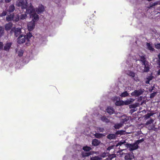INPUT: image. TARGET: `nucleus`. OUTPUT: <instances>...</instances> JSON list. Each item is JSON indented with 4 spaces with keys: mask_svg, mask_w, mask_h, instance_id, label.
Listing matches in <instances>:
<instances>
[{
    "mask_svg": "<svg viewBox=\"0 0 160 160\" xmlns=\"http://www.w3.org/2000/svg\"><path fill=\"white\" fill-rule=\"evenodd\" d=\"M157 4H158V3H157V2L154 3L153 4V6H155V5H156Z\"/></svg>",
    "mask_w": 160,
    "mask_h": 160,
    "instance_id": "8fccbe9b",
    "label": "nucleus"
},
{
    "mask_svg": "<svg viewBox=\"0 0 160 160\" xmlns=\"http://www.w3.org/2000/svg\"><path fill=\"white\" fill-rule=\"evenodd\" d=\"M100 142V141H92V144L94 146H98Z\"/></svg>",
    "mask_w": 160,
    "mask_h": 160,
    "instance_id": "bb28decb",
    "label": "nucleus"
},
{
    "mask_svg": "<svg viewBox=\"0 0 160 160\" xmlns=\"http://www.w3.org/2000/svg\"><path fill=\"white\" fill-rule=\"evenodd\" d=\"M119 100V98L117 97H114L113 98V100L114 101H118Z\"/></svg>",
    "mask_w": 160,
    "mask_h": 160,
    "instance_id": "ea45409f",
    "label": "nucleus"
},
{
    "mask_svg": "<svg viewBox=\"0 0 160 160\" xmlns=\"http://www.w3.org/2000/svg\"><path fill=\"white\" fill-rule=\"evenodd\" d=\"M82 149L84 151L89 152L92 149V148L88 146H84L83 147Z\"/></svg>",
    "mask_w": 160,
    "mask_h": 160,
    "instance_id": "4be33fe9",
    "label": "nucleus"
},
{
    "mask_svg": "<svg viewBox=\"0 0 160 160\" xmlns=\"http://www.w3.org/2000/svg\"><path fill=\"white\" fill-rule=\"evenodd\" d=\"M101 118V120L103 122H108L109 121V120L105 116H102Z\"/></svg>",
    "mask_w": 160,
    "mask_h": 160,
    "instance_id": "393cba45",
    "label": "nucleus"
},
{
    "mask_svg": "<svg viewBox=\"0 0 160 160\" xmlns=\"http://www.w3.org/2000/svg\"><path fill=\"white\" fill-rule=\"evenodd\" d=\"M104 131V129L102 128H97V131L100 132H103Z\"/></svg>",
    "mask_w": 160,
    "mask_h": 160,
    "instance_id": "c9c22d12",
    "label": "nucleus"
},
{
    "mask_svg": "<svg viewBox=\"0 0 160 160\" xmlns=\"http://www.w3.org/2000/svg\"><path fill=\"white\" fill-rule=\"evenodd\" d=\"M13 22H17L20 19V16L18 14H17L14 15L13 14Z\"/></svg>",
    "mask_w": 160,
    "mask_h": 160,
    "instance_id": "dca6fc26",
    "label": "nucleus"
},
{
    "mask_svg": "<svg viewBox=\"0 0 160 160\" xmlns=\"http://www.w3.org/2000/svg\"><path fill=\"white\" fill-rule=\"evenodd\" d=\"M12 44V43L11 42H8L5 43L3 46L4 50L7 52H9Z\"/></svg>",
    "mask_w": 160,
    "mask_h": 160,
    "instance_id": "0eeeda50",
    "label": "nucleus"
},
{
    "mask_svg": "<svg viewBox=\"0 0 160 160\" xmlns=\"http://www.w3.org/2000/svg\"><path fill=\"white\" fill-rule=\"evenodd\" d=\"M13 31H14L15 36L16 37H17L21 32V29L20 28H17L16 29L13 28L11 31V33H12Z\"/></svg>",
    "mask_w": 160,
    "mask_h": 160,
    "instance_id": "423d86ee",
    "label": "nucleus"
},
{
    "mask_svg": "<svg viewBox=\"0 0 160 160\" xmlns=\"http://www.w3.org/2000/svg\"><path fill=\"white\" fill-rule=\"evenodd\" d=\"M32 37L31 35H20L17 39V42L19 44H22L25 42L26 41L28 42L30 38Z\"/></svg>",
    "mask_w": 160,
    "mask_h": 160,
    "instance_id": "7ed1b4c3",
    "label": "nucleus"
},
{
    "mask_svg": "<svg viewBox=\"0 0 160 160\" xmlns=\"http://www.w3.org/2000/svg\"><path fill=\"white\" fill-rule=\"evenodd\" d=\"M13 13L10 14L9 15H7L6 18V20L8 22L13 21Z\"/></svg>",
    "mask_w": 160,
    "mask_h": 160,
    "instance_id": "2eb2a0df",
    "label": "nucleus"
},
{
    "mask_svg": "<svg viewBox=\"0 0 160 160\" xmlns=\"http://www.w3.org/2000/svg\"><path fill=\"white\" fill-rule=\"evenodd\" d=\"M156 62L157 63V64L160 67V59H158V60H157Z\"/></svg>",
    "mask_w": 160,
    "mask_h": 160,
    "instance_id": "37998d69",
    "label": "nucleus"
},
{
    "mask_svg": "<svg viewBox=\"0 0 160 160\" xmlns=\"http://www.w3.org/2000/svg\"><path fill=\"white\" fill-rule=\"evenodd\" d=\"M140 56V61L142 62V63L147 61L145 60V58L144 55H142L141 56Z\"/></svg>",
    "mask_w": 160,
    "mask_h": 160,
    "instance_id": "cd10ccee",
    "label": "nucleus"
},
{
    "mask_svg": "<svg viewBox=\"0 0 160 160\" xmlns=\"http://www.w3.org/2000/svg\"><path fill=\"white\" fill-rule=\"evenodd\" d=\"M153 115V114L152 113H148L147 114L145 115L144 117L145 119H147L149 118L150 117Z\"/></svg>",
    "mask_w": 160,
    "mask_h": 160,
    "instance_id": "2f4dec72",
    "label": "nucleus"
},
{
    "mask_svg": "<svg viewBox=\"0 0 160 160\" xmlns=\"http://www.w3.org/2000/svg\"><path fill=\"white\" fill-rule=\"evenodd\" d=\"M90 160H100V158L98 156H95L91 157Z\"/></svg>",
    "mask_w": 160,
    "mask_h": 160,
    "instance_id": "473e14b6",
    "label": "nucleus"
},
{
    "mask_svg": "<svg viewBox=\"0 0 160 160\" xmlns=\"http://www.w3.org/2000/svg\"><path fill=\"white\" fill-rule=\"evenodd\" d=\"M135 99L133 98H129L127 99L126 101H124V104L125 105H128L134 101Z\"/></svg>",
    "mask_w": 160,
    "mask_h": 160,
    "instance_id": "4468645a",
    "label": "nucleus"
},
{
    "mask_svg": "<svg viewBox=\"0 0 160 160\" xmlns=\"http://www.w3.org/2000/svg\"><path fill=\"white\" fill-rule=\"evenodd\" d=\"M92 154L91 152H86L84 151H82L81 152V156L82 158H85V157H88L90 155H92Z\"/></svg>",
    "mask_w": 160,
    "mask_h": 160,
    "instance_id": "9b49d317",
    "label": "nucleus"
},
{
    "mask_svg": "<svg viewBox=\"0 0 160 160\" xmlns=\"http://www.w3.org/2000/svg\"><path fill=\"white\" fill-rule=\"evenodd\" d=\"M123 149H121V151H122V150H123Z\"/></svg>",
    "mask_w": 160,
    "mask_h": 160,
    "instance_id": "603ef678",
    "label": "nucleus"
},
{
    "mask_svg": "<svg viewBox=\"0 0 160 160\" xmlns=\"http://www.w3.org/2000/svg\"><path fill=\"white\" fill-rule=\"evenodd\" d=\"M127 74L132 77H134L135 75V74L131 71H128L127 72Z\"/></svg>",
    "mask_w": 160,
    "mask_h": 160,
    "instance_id": "7c9ffc66",
    "label": "nucleus"
},
{
    "mask_svg": "<svg viewBox=\"0 0 160 160\" xmlns=\"http://www.w3.org/2000/svg\"><path fill=\"white\" fill-rule=\"evenodd\" d=\"M44 10V8L43 6L41 5H39L37 8L36 12L38 14L40 13L43 12Z\"/></svg>",
    "mask_w": 160,
    "mask_h": 160,
    "instance_id": "9d476101",
    "label": "nucleus"
},
{
    "mask_svg": "<svg viewBox=\"0 0 160 160\" xmlns=\"http://www.w3.org/2000/svg\"><path fill=\"white\" fill-rule=\"evenodd\" d=\"M93 140H97V139H94Z\"/></svg>",
    "mask_w": 160,
    "mask_h": 160,
    "instance_id": "864d4df0",
    "label": "nucleus"
},
{
    "mask_svg": "<svg viewBox=\"0 0 160 160\" xmlns=\"http://www.w3.org/2000/svg\"><path fill=\"white\" fill-rule=\"evenodd\" d=\"M137 106V105L135 104H132L129 106V108H134V109Z\"/></svg>",
    "mask_w": 160,
    "mask_h": 160,
    "instance_id": "58836bf2",
    "label": "nucleus"
},
{
    "mask_svg": "<svg viewBox=\"0 0 160 160\" xmlns=\"http://www.w3.org/2000/svg\"><path fill=\"white\" fill-rule=\"evenodd\" d=\"M7 13V12L6 11H3L2 12L1 14V16L2 17L5 16L6 15Z\"/></svg>",
    "mask_w": 160,
    "mask_h": 160,
    "instance_id": "a19ab883",
    "label": "nucleus"
},
{
    "mask_svg": "<svg viewBox=\"0 0 160 160\" xmlns=\"http://www.w3.org/2000/svg\"><path fill=\"white\" fill-rule=\"evenodd\" d=\"M122 126V124L121 123L115 124L114 127L116 129H119Z\"/></svg>",
    "mask_w": 160,
    "mask_h": 160,
    "instance_id": "c85d7f7f",
    "label": "nucleus"
},
{
    "mask_svg": "<svg viewBox=\"0 0 160 160\" xmlns=\"http://www.w3.org/2000/svg\"><path fill=\"white\" fill-rule=\"evenodd\" d=\"M11 0H5V1L6 2L8 3L10 2Z\"/></svg>",
    "mask_w": 160,
    "mask_h": 160,
    "instance_id": "de8ad7c7",
    "label": "nucleus"
},
{
    "mask_svg": "<svg viewBox=\"0 0 160 160\" xmlns=\"http://www.w3.org/2000/svg\"><path fill=\"white\" fill-rule=\"evenodd\" d=\"M116 135L115 134H109L107 136V138L109 139H116Z\"/></svg>",
    "mask_w": 160,
    "mask_h": 160,
    "instance_id": "6ab92c4d",
    "label": "nucleus"
},
{
    "mask_svg": "<svg viewBox=\"0 0 160 160\" xmlns=\"http://www.w3.org/2000/svg\"><path fill=\"white\" fill-rule=\"evenodd\" d=\"M27 15L26 14H21L20 17V19L21 20H24L26 18Z\"/></svg>",
    "mask_w": 160,
    "mask_h": 160,
    "instance_id": "c756f323",
    "label": "nucleus"
},
{
    "mask_svg": "<svg viewBox=\"0 0 160 160\" xmlns=\"http://www.w3.org/2000/svg\"><path fill=\"white\" fill-rule=\"evenodd\" d=\"M115 104L116 106H121L123 105L124 101L122 100H118L115 103Z\"/></svg>",
    "mask_w": 160,
    "mask_h": 160,
    "instance_id": "aec40b11",
    "label": "nucleus"
},
{
    "mask_svg": "<svg viewBox=\"0 0 160 160\" xmlns=\"http://www.w3.org/2000/svg\"><path fill=\"white\" fill-rule=\"evenodd\" d=\"M0 16H1V14H0Z\"/></svg>",
    "mask_w": 160,
    "mask_h": 160,
    "instance_id": "13d9d810",
    "label": "nucleus"
},
{
    "mask_svg": "<svg viewBox=\"0 0 160 160\" xmlns=\"http://www.w3.org/2000/svg\"><path fill=\"white\" fill-rule=\"evenodd\" d=\"M23 54V51L22 50L19 51L18 52V56L21 57L22 56Z\"/></svg>",
    "mask_w": 160,
    "mask_h": 160,
    "instance_id": "f704fd0d",
    "label": "nucleus"
},
{
    "mask_svg": "<svg viewBox=\"0 0 160 160\" xmlns=\"http://www.w3.org/2000/svg\"><path fill=\"white\" fill-rule=\"evenodd\" d=\"M153 122V120L152 119H150V120H148L147 122H146V125H148L149 124H150Z\"/></svg>",
    "mask_w": 160,
    "mask_h": 160,
    "instance_id": "72a5a7b5",
    "label": "nucleus"
},
{
    "mask_svg": "<svg viewBox=\"0 0 160 160\" xmlns=\"http://www.w3.org/2000/svg\"><path fill=\"white\" fill-rule=\"evenodd\" d=\"M156 94V92H154L151 93V95L150 96V98H152L154 97L155 96V95Z\"/></svg>",
    "mask_w": 160,
    "mask_h": 160,
    "instance_id": "79ce46f5",
    "label": "nucleus"
},
{
    "mask_svg": "<svg viewBox=\"0 0 160 160\" xmlns=\"http://www.w3.org/2000/svg\"><path fill=\"white\" fill-rule=\"evenodd\" d=\"M12 27V23L9 22L6 24L5 26V29L6 31L9 30Z\"/></svg>",
    "mask_w": 160,
    "mask_h": 160,
    "instance_id": "f8f14e48",
    "label": "nucleus"
},
{
    "mask_svg": "<svg viewBox=\"0 0 160 160\" xmlns=\"http://www.w3.org/2000/svg\"><path fill=\"white\" fill-rule=\"evenodd\" d=\"M135 157L133 152H129L125 154L124 158L125 160H132Z\"/></svg>",
    "mask_w": 160,
    "mask_h": 160,
    "instance_id": "39448f33",
    "label": "nucleus"
},
{
    "mask_svg": "<svg viewBox=\"0 0 160 160\" xmlns=\"http://www.w3.org/2000/svg\"><path fill=\"white\" fill-rule=\"evenodd\" d=\"M144 141H136V142L133 144L125 143V141H124L123 142H120L116 144V145H114L112 146H110L108 147V149L110 150L112 149L114 147H117L118 146L122 147L123 145L125 146L127 148H129L130 151H132L133 150H136L138 148V145L139 143L142 142Z\"/></svg>",
    "mask_w": 160,
    "mask_h": 160,
    "instance_id": "f03ea898",
    "label": "nucleus"
},
{
    "mask_svg": "<svg viewBox=\"0 0 160 160\" xmlns=\"http://www.w3.org/2000/svg\"><path fill=\"white\" fill-rule=\"evenodd\" d=\"M107 112L110 114H112L114 112V110L113 108L111 107H108L106 109Z\"/></svg>",
    "mask_w": 160,
    "mask_h": 160,
    "instance_id": "f3484780",
    "label": "nucleus"
},
{
    "mask_svg": "<svg viewBox=\"0 0 160 160\" xmlns=\"http://www.w3.org/2000/svg\"><path fill=\"white\" fill-rule=\"evenodd\" d=\"M3 44L2 42H0V51L3 49Z\"/></svg>",
    "mask_w": 160,
    "mask_h": 160,
    "instance_id": "e433bc0d",
    "label": "nucleus"
},
{
    "mask_svg": "<svg viewBox=\"0 0 160 160\" xmlns=\"http://www.w3.org/2000/svg\"><path fill=\"white\" fill-rule=\"evenodd\" d=\"M159 116H160V113H159Z\"/></svg>",
    "mask_w": 160,
    "mask_h": 160,
    "instance_id": "6e6d98bb",
    "label": "nucleus"
},
{
    "mask_svg": "<svg viewBox=\"0 0 160 160\" xmlns=\"http://www.w3.org/2000/svg\"><path fill=\"white\" fill-rule=\"evenodd\" d=\"M143 93V92L141 90H135L134 92H132L131 95L132 96H135L138 97L139 95L142 94Z\"/></svg>",
    "mask_w": 160,
    "mask_h": 160,
    "instance_id": "6e6552de",
    "label": "nucleus"
},
{
    "mask_svg": "<svg viewBox=\"0 0 160 160\" xmlns=\"http://www.w3.org/2000/svg\"><path fill=\"white\" fill-rule=\"evenodd\" d=\"M116 156L114 154H111L108 156V160H114V159L116 158Z\"/></svg>",
    "mask_w": 160,
    "mask_h": 160,
    "instance_id": "b1692460",
    "label": "nucleus"
},
{
    "mask_svg": "<svg viewBox=\"0 0 160 160\" xmlns=\"http://www.w3.org/2000/svg\"><path fill=\"white\" fill-rule=\"evenodd\" d=\"M136 110H135V108H134L132 109L131 110V112H135V111H136Z\"/></svg>",
    "mask_w": 160,
    "mask_h": 160,
    "instance_id": "49530a36",
    "label": "nucleus"
},
{
    "mask_svg": "<svg viewBox=\"0 0 160 160\" xmlns=\"http://www.w3.org/2000/svg\"><path fill=\"white\" fill-rule=\"evenodd\" d=\"M158 59H160V53L158 55Z\"/></svg>",
    "mask_w": 160,
    "mask_h": 160,
    "instance_id": "09e8293b",
    "label": "nucleus"
},
{
    "mask_svg": "<svg viewBox=\"0 0 160 160\" xmlns=\"http://www.w3.org/2000/svg\"><path fill=\"white\" fill-rule=\"evenodd\" d=\"M94 134L95 137L98 138H101L104 137L105 136L104 134L99 133H96Z\"/></svg>",
    "mask_w": 160,
    "mask_h": 160,
    "instance_id": "a211bd4d",
    "label": "nucleus"
},
{
    "mask_svg": "<svg viewBox=\"0 0 160 160\" xmlns=\"http://www.w3.org/2000/svg\"><path fill=\"white\" fill-rule=\"evenodd\" d=\"M147 46L148 48L150 51H153L154 50V48L152 47V46L149 43H147Z\"/></svg>",
    "mask_w": 160,
    "mask_h": 160,
    "instance_id": "412c9836",
    "label": "nucleus"
},
{
    "mask_svg": "<svg viewBox=\"0 0 160 160\" xmlns=\"http://www.w3.org/2000/svg\"><path fill=\"white\" fill-rule=\"evenodd\" d=\"M142 65L144 66V69L143 72H148L149 70V67L148 62L147 61L142 63Z\"/></svg>",
    "mask_w": 160,
    "mask_h": 160,
    "instance_id": "1a4fd4ad",
    "label": "nucleus"
},
{
    "mask_svg": "<svg viewBox=\"0 0 160 160\" xmlns=\"http://www.w3.org/2000/svg\"><path fill=\"white\" fill-rule=\"evenodd\" d=\"M30 5H28L26 1L25 2H24L23 0H19L17 1L16 5L18 7H21L22 9L26 8V10L27 9L29 8L30 9V7L32 6L33 9H34L31 5L30 4ZM27 10H26V12Z\"/></svg>",
    "mask_w": 160,
    "mask_h": 160,
    "instance_id": "20e7f679",
    "label": "nucleus"
},
{
    "mask_svg": "<svg viewBox=\"0 0 160 160\" xmlns=\"http://www.w3.org/2000/svg\"><path fill=\"white\" fill-rule=\"evenodd\" d=\"M129 94L127 91H125L122 93L120 95L121 97H125L128 96Z\"/></svg>",
    "mask_w": 160,
    "mask_h": 160,
    "instance_id": "5701e85b",
    "label": "nucleus"
},
{
    "mask_svg": "<svg viewBox=\"0 0 160 160\" xmlns=\"http://www.w3.org/2000/svg\"><path fill=\"white\" fill-rule=\"evenodd\" d=\"M29 8L27 9L26 13L29 14L30 18H31L32 21L29 22L28 24V30L32 31L34 28L35 25L34 22L37 21L39 19L38 16L35 13L36 11L34 9H33L32 6Z\"/></svg>",
    "mask_w": 160,
    "mask_h": 160,
    "instance_id": "f257e3e1",
    "label": "nucleus"
},
{
    "mask_svg": "<svg viewBox=\"0 0 160 160\" xmlns=\"http://www.w3.org/2000/svg\"><path fill=\"white\" fill-rule=\"evenodd\" d=\"M152 129L155 131H157V130L158 129L157 128H155L154 126L152 128Z\"/></svg>",
    "mask_w": 160,
    "mask_h": 160,
    "instance_id": "a18cd8bd",
    "label": "nucleus"
},
{
    "mask_svg": "<svg viewBox=\"0 0 160 160\" xmlns=\"http://www.w3.org/2000/svg\"><path fill=\"white\" fill-rule=\"evenodd\" d=\"M4 30L2 27H0V38L4 34Z\"/></svg>",
    "mask_w": 160,
    "mask_h": 160,
    "instance_id": "a878e982",
    "label": "nucleus"
},
{
    "mask_svg": "<svg viewBox=\"0 0 160 160\" xmlns=\"http://www.w3.org/2000/svg\"><path fill=\"white\" fill-rule=\"evenodd\" d=\"M155 48L157 49H160V43L155 44Z\"/></svg>",
    "mask_w": 160,
    "mask_h": 160,
    "instance_id": "4c0bfd02",
    "label": "nucleus"
},
{
    "mask_svg": "<svg viewBox=\"0 0 160 160\" xmlns=\"http://www.w3.org/2000/svg\"><path fill=\"white\" fill-rule=\"evenodd\" d=\"M151 80V79H148V78H147V80L146 81V84H148L149 83V81H150Z\"/></svg>",
    "mask_w": 160,
    "mask_h": 160,
    "instance_id": "c03bdc74",
    "label": "nucleus"
},
{
    "mask_svg": "<svg viewBox=\"0 0 160 160\" xmlns=\"http://www.w3.org/2000/svg\"><path fill=\"white\" fill-rule=\"evenodd\" d=\"M158 74H160V69L158 71Z\"/></svg>",
    "mask_w": 160,
    "mask_h": 160,
    "instance_id": "3c124183",
    "label": "nucleus"
},
{
    "mask_svg": "<svg viewBox=\"0 0 160 160\" xmlns=\"http://www.w3.org/2000/svg\"><path fill=\"white\" fill-rule=\"evenodd\" d=\"M122 132H121V133H120V134H122Z\"/></svg>",
    "mask_w": 160,
    "mask_h": 160,
    "instance_id": "4d7b16f0",
    "label": "nucleus"
},
{
    "mask_svg": "<svg viewBox=\"0 0 160 160\" xmlns=\"http://www.w3.org/2000/svg\"><path fill=\"white\" fill-rule=\"evenodd\" d=\"M140 140H143L142 139H140Z\"/></svg>",
    "mask_w": 160,
    "mask_h": 160,
    "instance_id": "5fc2aeb1",
    "label": "nucleus"
},
{
    "mask_svg": "<svg viewBox=\"0 0 160 160\" xmlns=\"http://www.w3.org/2000/svg\"><path fill=\"white\" fill-rule=\"evenodd\" d=\"M15 10V7L13 4L11 5L8 8L7 11L9 13L13 12Z\"/></svg>",
    "mask_w": 160,
    "mask_h": 160,
    "instance_id": "ddd939ff",
    "label": "nucleus"
}]
</instances>
